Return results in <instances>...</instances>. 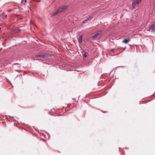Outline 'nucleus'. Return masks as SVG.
Segmentation results:
<instances>
[{
    "label": "nucleus",
    "instance_id": "nucleus-16",
    "mask_svg": "<svg viewBox=\"0 0 155 155\" xmlns=\"http://www.w3.org/2000/svg\"><path fill=\"white\" fill-rule=\"evenodd\" d=\"M126 47H124V49H126Z\"/></svg>",
    "mask_w": 155,
    "mask_h": 155
},
{
    "label": "nucleus",
    "instance_id": "nucleus-2",
    "mask_svg": "<svg viewBox=\"0 0 155 155\" xmlns=\"http://www.w3.org/2000/svg\"><path fill=\"white\" fill-rule=\"evenodd\" d=\"M35 56L37 57H40L43 58H48L49 56V54H37Z\"/></svg>",
    "mask_w": 155,
    "mask_h": 155
},
{
    "label": "nucleus",
    "instance_id": "nucleus-6",
    "mask_svg": "<svg viewBox=\"0 0 155 155\" xmlns=\"http://www.w3.org/2000/svg\"><path fill=\"white\" fill-rule=\"evenodd\" d=\"M101 31H99L97 33L95 34L94 36H93V38L94 39H96L101 34Z\"/></svg>",
    "mask_w": 155,
    "mask_h": 155
},
{
    "label": "nucleus",
    "instance_id": "nucleus-3",
    "mask_svg": "<svg viewBox=\"0 0 155 155\" xmlns=\"http://www.w3.org/2000/svg\"><path fill=\"white\" fill-rule=\"evenodd\" d=\"M149 30H151L153 32H155V23L151 24L149 26Z\"/></svg>",
    "mask_w": 155,
    "mask_h": 155
},
{
    "label": "nucleus",
    "instance_id": "nucleus-1",
    "mask_svg": "<svg viewBox=\"0 0 155 155\" xmlns=\"http://www.w3.org/2000/svg\"><path fill=\"white\" fill-rule=\"evenodd\" d=\"M141 0H134L132 4L133 8H136L138 6L139 4L141 3Z\"/></svg>",
    "mask_w": 155,
    "mask_h": 155
},
{
    "label": "nucleus",
    "instance_id": "nucleus-4",
    "mask_svg": "<svg viewBox=\"0 0 155 155\" xmlns=\"http://www.w3.org/2000/svg\"><path fill=\"white\" fill-rule=\"evenodd\" d=\"M93 16H90L89 18H87L86 19L83 21L82 22V24H84L86 23L88 21H91L93 19Z\"/></svg>",
    "mask_w": 155,
    "mask_h": 155
},
{
    "label": "nucleus",
    "instance_id": "nucleus-14",
    "mask_svg": "<svg viewBox=\"0 0 155 155\" xmlns=\"http://www.w3.org/2000/svg\"><path fill=\"white\" fill-rule=\"evenodd\" d=\"M147 31H150V30H149V29H147Z\"/></svg>",
    "mask_w": 155,
    "mask_h": 155
},
{
    "label": "nucleus",
    "instance_id": "nucleus-10",
    "mask_svg": "<svg viewBox=\"0 0 155 155\" xmlns=\"http://www.w3.org/2000/svg\"><path fill=\"white\" fill-rule=\"evenodd\" d=\"M20 31V29H17L14 30L15 33H17Z\"/></svg>",
    "mask_w": 155,
    "mask_h": 155
},
{
    "label": "nucleus",
    "instance_id": "nucleus-12",
    "mask_svg": "<svg viewBox=\"0 0 155 155\" xmlns=\"http://www.w3.org/2000/svg\"><path fill=\"white\" fill-rule=\"evenodd\" d=\"M26 2V0H22L21 1V3L22 4H24Z\"/></svg>",
    "mask_w": 155,
    "mask_h": 155
},
{
    "label": "nucleus",
    "instance_id": "nucleus-15",
    "mask_svg": "<svg viewBox=\"0 0 155 155\" xmlns=\"http://www.w3.org/2000/svg\"><path fill=\"white\" fill-rule=\"evenodd\" d=\"M15 71H18V70H15Z\"/></svg>",
    "mask_w": 155,
    "mask_h": 155
},
{
    "label": "nucleus",
    "instance_id": "nucleus-9",
    "mask_svg": "<svg viewBox=\"0 0 155 155\" xmlns=\"http://www.w3.org/2000/svg\"><path fill=\"white\" fill-rule=\"evenodd\" d=\"M58 12H57V10L55 12H54L51 15V17H53L55 15H56Z\"/></svg>",
    "mask_w": 155,
    "mask_h": 155
},
{
    "label": "nucleus",
    "instance_id": "nucleus-8",
    "mask_svg": "<svg viewBox=\"0 0 155 155\" xmlns=\"http://www.w3.org/2000/svg\"><path fill=\"white\" fill-rule=\"evenodd\" d=\"M130 41V39H125L124 40L122 41L123 43H125L126 44L129 41Z\"/></svg>",
    "mask_w": 155,
    "mask_h": 155
},
{
    "label": "nucleus",
    "instance_id": "nucleus-13",
    "mask_svg": "<svg viewBox=\"0 0 155 155\" xmlns=\"http://www.w3.org/2000/svg\"><path fill=\"white\" fill-rule=\"evenodd\" d=\"M7 17V15H5V18H6Z\"/></svg>",
    "mask_w": 155,
    "mask_h": 155
},
{
    "label": "nucleus",
    "instance_id": "nucleus-7",
    "mask_svg": "<svg viewBox=\"0 0 155 155\" xmlns=\"http://www.w3.org/2000/svg\"><path fill=\"white\" fill-rule=\"evenodd\" d=\"M82 35H81L79 37V38L78 39V42L79 43H82Z\"/></svg>",
    "mask_w": 155,
    "mask_h": 155
},
{
    "label": "nucleus",
    "instance_id": "nucleus-5",
    "mask_svg": "<svg viewBox=\"0 0 155 155\" xmlns=\"http://www.w3.org/2000/svg\"><path fill=\"white\" fill-rule=\"evenodd\" d=\"M67 8L65 6H64L57 10V12L59 13L62 12L64 10H65Z\"/></svg>",
    "mask_w": 155,
    "mask_h": 155
},
{
    "label": "nucleus",
    "instance_id": "nucleus-11",
    "mask_svg": "<svg viewBox=\"0 0 155 155\" xmlns=\"http://www.w3.org/2000/svg\"><path fill=\"white\" fill-rule=\"evenodd\" d=\"M88 55V53L87 52L83 54L85 58Z\"/></svg>",
    "mask_w": 155,
    "mask_h": 155
}]
</instances>
